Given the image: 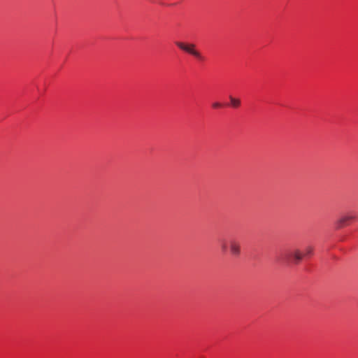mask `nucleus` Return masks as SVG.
<instances>
[{
    "instance_id": "obj_1",
    "label": "nucleus",
    "mask_w": 358,
    "mask_h": 358,
    "mask_svg": "<svg viewBox=\"0 0 358 358\" xmlns=\"http://www.w3.org/2000/svg\"><path fill=\"white\" fill-rule=\"evenodd\" d=\"M176 45L181 50L191 55L199 60H203L204 57L201 53L196 49V45L194 43H185L180 41H176Z\"/></svg>"
},
{
    "instance_id": "obj_2",
    "label": "nucleus",
    "mask_w": 358,
    "mask_h": 358,
    "mask_svg": "<svg viewBox=\"0 0 358 358\" xmlns=\"http://www.w3.org/2000/svg\"><path fill=\"white\" fill-rule=\"evenodd\" d=\"M357 214L353 211L347 213L343 215L336 222V227L337 229L343 228V227L349 224L352 221L357 219Z\"/></svg>"
},
{
    "instance_id": "obj_3",
    "label": "nucleus",
    "mask_w": 358,
    "mask_h": 358,
    "mask_svg": "<svg viewBox=\"0 0 358 358\" xmlns=\"http://www.w3.org/2000/svg\"><path fill=\"white\" fill-rule=\"evenodd\" d=\"M283 258L287 262L293 261L294 263L298 264L303 258V255L299 250L287 252L283 255Z\"/></svg>"
},
{
    "instance_id": "obj_4",
    "label": "nucleus",
    "mask_w": 358,
    "mask_h": 358,
    "mask_svg": "<svg viewBox=\"0 0 358 358\" xmlns=\"http://www.w3.org/2000/svg\"><path fill=\"white\" fill-rule=\"evenodd\" d=\"M229 248L231 255L238 257L241 255V244L235 238H231L229 241Z\"/></svg>"
},
{
    "instance_id": "obj_5",
    "label": "nucleus",
    "mask_w": 358,
    "mask_h": 358,
    "mask_svg": "<svg viewBox=\"0 0 358 358\" xmlns=\"http://www.w3.org/2000/svg\"><path fill=\"white\" fill-rule=\"evenodd\" d=\"M229 100L231 107L237 108L241 106V100L239 99L229 96Z\"/></svg>"
},
{
    "instance_id": "obj_6",
    "label": "nucleus",
    "mask_w": 358,
    "mask_h": 358,
    "mask_svg": "<svg viewBox=\"0 0 358 358\" xmlns=\"http://www.w3.org/2000/svg\"><path fill=\"white\" fill-rule=\"evenodd\" d=\"M220 245L222 251L225 252L228 248L227 241L225 239L220 240Z\"/></svg>"
},
{
    "instance_id": "obj_7",
    "label": "nucleus",
    "mask_w": 358,
    "mask_h": 358,
    "mask_svg": "<svg viewBox=\"0 0 358 358\" xmlns=\"http://www.w3.org/2000/svg\"><path fill=\"white\" fill-rule=\"evenodd\" d=\"M313 249L311 246H307L304 250V256L311 255L313 253Z\"/></svg>"
},
{
    "instance_id": "obj_8",
    "label": "nucleus",
    "mask_w": 358,
    "mask_h": 358,
    "mask_svg": "<svg viewBox=\"0 0 358 358\" xmlns=\"http://www.w3.org/2000/svg\"><path fill=\"white\" fill-rule=\"evenodd\" d=\"M213 108H219L222 107V104L219 102H215L212 104Z\"/></svg>"
}]
</instances>
